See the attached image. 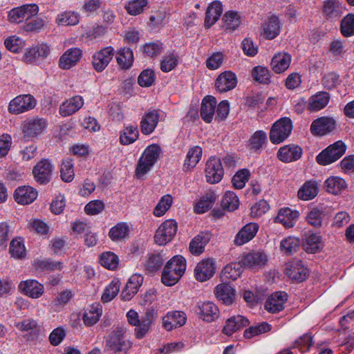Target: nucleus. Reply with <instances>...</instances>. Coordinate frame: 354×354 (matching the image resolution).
Returning a JSON list of instances; mask_svg holds the SVG:
<instances>
[{"instance_id": "nucleus-1", "label": "nucleus", "mask_w": 354, "mask_h": 354, "mask_svg": "<svg viewBox=\"0 0 354 354\" xmlns=\"http://www.w3.org/2000/svg\"><path fill=\"white\" fill-rule=\"evenodd\" d=\"M47 127L48 121L44 118H27L21 125L22 138L25 141L33 140L44 133Z\"/></svg>"}, {"instance_id": "nucleus-2", "label": "nucleus", "mask_w": 354, "mask_h": 354, "mask_svg": "<svg viewBox=\"0 0 354 354\" xmlns=\"http://www.w3.org/2000/svg\"><path fill=\"white\" fill-rule=\"evenodd\" d=\"M160 153V147L158 145H151L145 149L136 169V174L138 178L143 176L151 170L159 158Z\"/></svg>"}, {"instance_id": "nucleus-3", "label": "nucleus", "mask_w": 354, "mask_h": 354, "mask_svg": "<svg viewBox=\"0 0 354 354\" xmlns=\"http://www.w3.org/2000/svg\"><path fill=\"white\" fill-rule=\"evenodd\" d=\"M123 328H117L111 333L106 340V346L115 354H127L132 346L130 340L126 338Z\"/></svg>"}, {"instance_id": "nucleus-4", "label": "nucleus", "mask_w": 354, "mask_h": 354, "mask_svg": "<svg viewBox=\"0 0 354 354\" xmlns=\"http://www.w3.org/2000/svg\"><path fill=\"white\" fill-rule=\"evenodd\" d=\"M292 130V122L288 117L281 118L272 126L270 140L273 144H279L286 140Z\"/></svg>"}, {"instance_id": "nucleus-5", "label": "nucleus", "mask_w": 354, "mask_h": 354, "mask_svg": "<svg viewBox=\"0 0 354 354\" xmlns=\"http://www.w3.org/2000/svg\"><path fill=\"white\" fill-rule=\"evenodd\" d=\"M346 149L345 144L338 140L319 153L316 158L317 162L322 165L331 164L344 154Z\"/></svg>"}, {"instance_id": "nucleus-6", "label": "nucleus", "mask_w": 354, "mask_h": 354, "mask_svg": "<svg viewBox=\"0 0 354 354\" xmlns=\"http://www.w3.org/2000/svg\"><path fill=\"white\" fill-rule=\"evenodd\" d=\"M36 105L37 100L32 95H20L10 101L8 111L17 115L33 109Z\"/></svg>"}, {"instance_id": "nucleus-7", "label": "nucleus", "mask_w": 354, "mask_h": 354, "mask_svg": "<svg viewBox=\"0 0 354 354\" xmlns=\"http://www.w3.org/2000/svg\"><path fill=\"white\" fill-rule=\"evenodd\" d=\"M178 229L177 223L173 219L163 222L157 229L154 239L157 244L164 245L175 236Z\"/></svg>"}, {"instance_id": "nucleus-8", "label": "nucleus", "mask_w": 354, "mask_h": 354, "mask_svg": "<svg viewBox=\"0 0 354 354\" xmlns=\"http://www.w3.org/2000/svg\"><path fill=\"white\" fill-rule=\"evenodd\" d=\"M336 126V121L333 118L323 116L313 120L310 129L313 135L323 136L333 131Z\"/></svg>"}, {"instance_id": "nucleus-9", "label": "nucleus", "mask_w": 354, "mask_h": 354, "mask_svg": "<svg viewBox=\"0 0 354 354\" xmlns=\"http://www.w3.org/2000/svg\"><path fill=\"white\" fill-rule=\"evenodd\" d=\"M115 50L112 46H106L95 52L92 56L91 64L94 70L102 72L109 65L114 56Z\"/></svg>"}, {"instance_id": "nucleus-10", "label": "nucleus", "mask_w": 354, "mask_h": 354, "mask_svg": "<svg viewBox=\"0 0 354 354\" xmlns=\"http://www.w3.org/2000/svg\"><path fill=\"white\" fill-rule=\"evenodd\" d=\"M205 172L207 183L214 184L220 182L224 174L221 160L216 157L209 158L206 162Z\"/></svg>"}, {"instance_id": "nucleus-11", "label": "nucleus", "mask_w": 354, "mask_h": 354, "mask_svg": "<svg viewBox=\"0 0 354 354\" xmlns=\"http://www.w3.org/2000/svg\"><path fill=\"white\" fill-rule=\"evenodd\" d=\"M54 167L48 159H42L32 169L35 180L41 185H46L51 180Z\"/></svg>"}, {"instance_id": "nucleus-12", "label": "nucleus", "mask_w": 354, "mask_h": 354, "mask_svg": "<svg viewBox=\"0 0 354 354\" xmlns=\"http://www.w3.org/2000/svg\"><path fill=\"white\" fill-rule=\"evenodd\" d=\"M288 294L283 291L272 293L266 299L265 309L271 313H277L284 309V304L288 300Z\"/></svg>"}, {"instance_id": "nucleus-13", "label": "nucleus", "mask_w": 354, "mask_h": 354, "mask_svg": "<svg viewBox=\"0 0 354 354\" xmlns=\"http://www.w3.org/2000/svg\"><path fill=\"white\" fill-rule=\"evenodd\" d=\"M156 314L157 312L155 309L152 308L147 309L145 315L142 317L140 323L135 328L136 338L142 339L149 333L155 322Z\"/></svg>"}, {"instance_id": "nucleus-14", "label": "nucleus", "mask_w": 354, "mask_h": 354, "mask_svg": "<svg viewBox=\"0 0 354 354\" xmlns=\"http://www.w3.org/2000/svg\"><path fill=\"white\" fill-rule=\"evenodd\" d=\"M215 273V263L212 259H203L195 268V278L198 281H205L209 279Z\"/></svg>"}, {"instance_id": "nucleus-15", "label": "nucleus", "mask_w": 354, "mask_h": 354, "mask_svg": "<svg viewBox=\"0 0 354 354\" xmlns=\"http://www.w3.org/2000/svg\"><path fill=\"white\" fill-rule=\"evenodd\" d=\"M186 321L187 315L183 311H169L162 317V326L170 331L174 328L183 326Z\"/></svg>"}, {"instance_id": "nucleus-16", "label": "nucleus", "mask_w": 354, "mask_h": 354, "mask_svg": "<svg viewBox=\"0 0 354 354\" xmlns=\"http://www.w3.org/2000/svg\"><path fill=\"white\" fill-rule=\"evenodd\" d=\"M237 84V78L233 72L227 71L221 73L215 81V87L220 93L232 90Z\"/></svg>"}, {"instance_id": "nucleus-17", "label": "nucleus", "mask_w": 354, "mask_h": 354, "mask_svg": "<svg viewBox=\"0 0 354 354\" xmlns=\"http://www.w3.org/2000/svg\"><path fill=\"white\" fill-rule=\"evenodd\" d=\"M214 292L216 299L225 305H231L235 300L236 290L230 283L218 284L215 287Z\"/></svg>"}, {"instance_id": "nucleus-18", "label": "nucleus", "mask_w": 354, "mask_h": 354, "mask_svg": "<svg viewBox=\"0 0 354 354\" xmlns=\"http://www.w3.org/2000/svg\"><path fill=\"white\" fill-rule=\"evenodd\" d=\"M196 313L206 322H212L218 317V307L211 301L198 303Z\"/></svg>"}, {"instance_id": "nucleus-19", "label": "nucleus", "mask_w": 354, "mask_h": 354, "mask_svg": "<svg viewBox=\"0 0 354 354\" xmlns=\"http://www.w3.org/2000/svg\"><path fill=\"white\" fill-rule=\"evenodd\" d=\"M160 119V111L152 109L142 116L140 121V131L145 135L151 134L156 129Z\"/></svg>"}, {"instance_id": "nucleus-20", "label": "nucleus", "mask_w": 354, "mask_h": 354, "mask_svg": "<svg viewBox=\"0 0 354 354\" xmlns=\"http://www.w3.org/2000/svg\"><path fill=\"white\" fill-rule=\"evenodd\" d=\"M285 272L290 279L299 282L304 281L308 275V269L301 261L288 263L285 268Z\"/></svg>"}, {"instance_id": "nucleus-21", "label": "nucleus", "mask_w": 354, "mask_h": 354, "mask_svg": "<svg viewBox=\"0 0 354 354\" xmlns=\"http://www.w3.org/2000/svg\"><path fill=\"white\" fill-rule=\"evenodd\" d=\"M82 55L79 48L68 49L59 58V66L62 69L68 70L75 66Z\"/></svg>"}, {"instance_id": "nucleus-22", "label": "nucleus", "mask_w": 354, "mask_h": 354, "mask_svg": "<svg viewBox=\"0 0 354 354\" xmlns=\"http://www.w3.org/2000/svg\"><path fill=\"white\" fill-rule=\"evenodd\" d=\"M19 289L24 295L32 299L39 298L44 292V286L33 279L21 281L19 284Z\"/></svg>"}, {"instance_id": "nucleus-23", "label": "nucleus", "mask_w": 354, "mask_h": 354, "mask_svg": "<svg viewBox=\"0 0 354 354\" xmlns=\"http://www.w3.org/2000/svg\"><path fill=\"white\" fill-rule=\"evenodd\" d=\"M330 100V95L326 91H319L309 97L308 111L317 112L327 106Z\"/></svg>"}, {"instance_id": "nucleus-24", "label": "nucleus", "mask_w": 354, "mask_h": 354, "mask_svg": "<svg viewBox=\"0 0 354 354\" xmlns=\"http://www.w3.org/2000/svg\"><path fill=\"white\" fill-rule=\"evenodd\" d=\"M302 149L298 145H288L279 149L277 157L283 162H291L299 160L302 155Z\"/></svg>"}, {"instance_id": "nucleus-25", "label": "nucleus", "mask_w": 354, "mask_h": 354, "mask_svg": "<svg viewBox=\"0 0 354 354\" xmlns=\"http://www.w3.org/2000/svg\"><path fill=\"white\" fill-rule=\"evenodd\" d=\"M259 230V225L256 223H249L244 225L236 234L234 244L243 245L252 240Z\"/></svg>"}, {"instance_id": "nucleus-26", "label": "nucleus", "mask_w": 354, "mask_h": 354, "mask_svg": "<svg viewBox=\"0 0 354 354\" xmlns=\"http://www.w3.org/2000/svg\"><path fill=\"white\" fill-rule=\"evenodd\" d=\"M37 197V190L30 186L19 187L14 193L15 201L21 205L32 203Z\"/></svg>"}, {"instance_id": "nucleus-27", "label": "nucleus", "mask_w": 354, "mask_h": 354, "mask_svg": "<svg viewBox=\"0 0 354 354\" xmlns=\"http://www.w3.org/2000/svg\"><path fill=\"white\" fill-rule=\"evenodd\" d=\"M143 283V277L140 274H133L127 283L120 297L124 301H129L138 291Z\"/></svg>"}, {"instance_id": "nucleus-28", "label": "nucleus", "mask_w": 354, "mask_h": 354, "mask_svg": "<svg viewBox=\"0 0 354 354\" xmlns=\"http://www.w3.org/2000/svg\"><path fill=\"white\" fill-rule=\"evenodd\" d=\"M327 216V208L323 205H318L310 209L306 215L307 223L311 226L319 228Z\"/></svg>"}, {"instance_id": "nucleus-29", "label": "nucleus", "mask_w": 354, "mask_h": 354, "mask_svg": "<svg viewBox=\"0 0 354 354\" xmlns=\"http://www.w3.org/2000/svg\"><path fill=\"white\" fill-rule=\"evenodd\" d=\"M212 234L209 232H203L195 236L189 243L190 252L196 256L201 254L205 250V245L209 243Z\"/></svg>"}, {"instance_id": "nucleus-30", "label": "nucleus", "mask_w": 354, "mask_h": 354, "mask_svg": "<svg viewBox=\"0 0 354 354\" xmlns=\"http://www.w3.org/2000/svg\"><path fill=\"white\" fill-rule=\"evenodd\" d=\"M216 104V98L212 95H207L203 99L201 106V116L205 122L209 123L212 122L215 115Z\"/></svg>"}, {"instance_id": "nucleus-31", "label": "nucleus", "mask_w": 354, "mask_h": 354, "mask_svg": "<svg viewBox=\"0 0 354 354\" xmlns=\"http://www.w3.org/2000/svg\"><path fill=\"white\" fill-rule=\"evenodd\" d=\"M249 324V320L242 315L232 316L227 319L223 333L228 336L232 335L236 331L248 326Z\"/></svg>"}, {"instance_id": "nucleus-32", "label": "nucleus", "mask_w": 354, "mask_h": 354, "mask_svg": "<svg viewBox=\"0 0 354 354\" xmlns=\"http://www.w3.org/2000/svg\"><path fill=\"white\" fill-rule=\"evenodd\" d=\"M223 12L222 3L218 1L211 3L207 8L205 18V27L209 28L220 18Z\"/></svg>"}, {"instance_id": "nucleus-33", "label": "nucleus", "mask_w": 354, "mask_h": 354, "mask_svg": "<svg viewBox=\"0 0 354 354\" xmlns=\"http://www.w3.org/2000/svg\"><path fill=\"white\" fill-rule=\"evenodd\" d=\"M84 104L82 97L76 95L64 102L59 108V113L62 116H68L80 109Z\"/></svg>"}, {"instance_id": "nucleus-34", "label": "nucleus", "mask_w": 354, "mask_h": 354, "mask_svg": "<svg viewBox=\"0 0 354 354\" xmlns=\"http://www.w3.org/2000/svg\"><path fill=\"white\" fill-rule=\"evenodd\" d=\"M165 261L161 253H151L146 256L143 266L146 272L153 274L158 271Z\"/></svg>"}, {"instance_id": "nucleus-35", "label": "nucleus", "mask_w": 354, "mask_h": 354, "mask_svg": "<svg viewBox=\"0 0 354 354\" xmlns=\"http://www.w3.org/2000/svg\"><path fill=\"white\" fill-rule=\"evenodd\" d=\"M267 260L266 255L261 252L248 253L241 259L243 266L250 268L261 267L266 264Z\"/></svg>"}, {"instance_id": "nucleus-36", "label": "nucleus", "mask_w": 354, "mask_h": 354, "mask_svg": "<svg viewBox=\"0 0 354 354\" xmlns=\"http://www.w3.org/2000/svg\"><path fill=\"white\" fill-rule=\"evenodd\" d=\"M299 214L296 210L290 208H283L279 210L275 218V222L281 223L286 228L292 227L295 221L299 217Z\"/></svg>"}, {"instance_id": "nucleus-37", "label": "nucleus", "mask_w": 354, "mask_h": 354, "mask_svg": "<svg viewBox=\"0 0 354 354\" xmlns=\"http://www.w3.org/2000/svg\"><path fill=\"white\" fill-rule=\"evenodd\" d=\"M303 247L308 253H316L323 248L322 236L316 233H308L305 235Z\"/></svg>"}, {"instance_id": "nucleus-38", "label": "nucleus", "mask_w": 354, "mask_h": 354, "mask_svg": "<svg viewBox=\"0 0 354 354\" xmlns=\"http://www.w3.org/2000/svg\"><path fill=\"white\" fill-rule=\"evenodd\" d=\"M291 62V56L286 53L275 55L271 61L272 70L276 73H281L287 70Z\"/></svg>"}, {"instance_id": "nucleus-39", "label": "nucleus", "mask_w": 354, "mask_h": 354, "mask_svg": "<svg viewBox=\"0 0 354 354\" xmlns=\"http://www.w3.org/2000/svg\"><path fill=\"white\" fill-rule=\"evenodd\" d=\"M326 190L333 194H338L346 189L347 184L346 181L338 176H330L324 182Z\"/></svg>"}, {"instance_id": "nucleus-40", "label": "nucleus", "mask_w": 354, "mask_h": 354, "mask_svg": "<svg viewBox=\"0 0 354 354\" xmlns=\"http://www.w3.org/2000/svg\"><path fill=\"white\" fill-rule=\"evenodd\" d=\"M281 24L279 19L272 15L269 17L263 27V35L268 39L275 38L280 32Z\"/></svg>"}, {"instance_id": "nucleus-41", "label": "nucleus", "mask_w": 354, "mask_h": 354, "mask_svg": "<svg viewBox=\"0 0 354 354\" xmlns=\"http://www.w3.org/2000/svg\"><path fill=\"white\" fill-rule=\"evenodd\" d=\"M202 152V148L198 146H194L189 149L184 163L185 171L196 167L201 158Z\"/></svg>"}, {"instance_id": "nucleus-42", "label": "nucleus", "mask_w": 354, "mask_h": 354, "mask_svg": "<svg viewBox=\"0 0 354 354\" xmlns=\"http://www.w3.org/2000/svg\"><path fill=\"white\" fill-rule=\"evenodd\" d=\"M117 63L122 69H129L133 62V51L129 48H122L116 55Z\"/></svg>"}, {"instance_id": "nucleus-43", "label": "nucleus", "mask_w": 354, "mask_h": 354, "mask_svg": "<svg viewBox=\"0 0 354 354\" xmlns=\"http://www.w3.org/2000/svg\"><path fill=\"white\" fill-rule=\"evenodd\" d=\"M318 194V187L315 181H308L299 189L297 195L300 199L308 201Z\"/></svg>"}, {"instance_id": "nucleus-44", "label": "nucleus", "mask_w": 354, "mask_h": 354, "mask_svg": "<svg viewBox=\"0 0 354 354\" xmlns=\"http://www.w3.org/2000/svg\"><path fill=\"white\" fill-rule=\"evenodd\" d=\"M323 12L328 19L338 18L342 13V7L336 0H328L324 2Z\"/></svg>"}, {"instance_id": "nucleus-45", "label": "nucleus", "mask_w": 354, "mask_h": 354, "mask_svg": "<svg viewBox=\"0 0 354 354\" xmlns=\"http://www.w3.org/2000/svg\"><path fill=\"white\" fill-rule=\"evenodd\" d=\"M129 232V227L126 223H118L110 229L109 236L113 241H120L128 236Z\"/></svg>"}, {"instance_id": "nucleus-46", "label": "nucleus", "mask_w": 354, "mask_h": 354, "mask_svg": "<svg viewBox=\"0 0 354 354\" xmlns=\"http://www.w3.org/2000/svg\"><path fill=\"white\" fill-rule=\"evenodd\" d=\"M216 195L214 192L206 193L196 203L195 206V212L198 214H203L207 212L212 208L216 201Z\"/></svg>"}, {"instance_id": "nucleus-47", "label": "nucleus", "mask_w": 354, "mask_h": 354, "mask_svg": "<svg viewBox=\"0 0 354 354\" xmlns=\"http://www.w3.org/2000/svg\"><path fill=\"white\" fill-rule=\"evenodd\" d=\"M165 270H169L183 276L186 269V261L182 256H175L167 262Z\"/></svg>"}, {"instance_id": "nucleus-48", "label": "nucleus", "mask_w": 354, "mask_h": 354, "mask_svg": "<svg viewBox=\"0 0 354 354\" xmlns=\"http://www.w3.org/2000/svg\"><path fill=\"white\" fill-rule=\"evenodd\" d=\"M138 136L139 132L137 127L128 126L120 133V142L124 145H130L138 139Z\"/></svg>"}, {"instance_id": "nucleus-49", "label": "nucleus", "mask_w": 354, "mask_h": 354, "mask_svg": "<svg viewBox=\"0 0 354 354\" xmlns=\"http://www.w3.org/2000/svg\"><path fill=\"white\" fill-rule=\"evenodd\" d=\"M300 245V241L298 239L289 236L283 239L280 243V250L286 254H291L297 252Z\"/></svg>"}, {"instance_id": "nucleus-50", "label": "nucleus", "mask_w": 354, "mask_h": 354, "mask_svg": "<svg viewBox=\"0 0 354 354\" xmlns=\"http://www.w3.org/2000/svg\"><path fill=\"white\" fill-rule=\"evenodd\" d=\"M243 265L241 261L239 262H233L227 264L223 269V274L227 279L236 280L238 279L243 271Z\"/></svg>"}, {"instance_id": "nucleus-51", "label": "nucleus", "mask_w": 354, "mask_h": 354, "mask_svg": "<svg viewBox=\"0 0 354 354\" xmlns=\"http://www.w3.org/2000/svg\"><path fill=\"white\" fill-rule=\"evenodd\" d=\"M239 205V201L237 196L233 192H226L221 201L222 207L228 211H234Z\"/></svg>"}, {"instance_id": "nucleus-52", "label": "nucleus", "mask_w": 354, "mask_h": 354, "mask_svg": "<svg viewBox=\"0 0 354 354\" xmlns=\"http://www.w3.org/2000/svg\"><path fill=\"white\" fill-rule=\"evenodd\" d=\"M101 265L111 270H115L118 267V257L112 252H103L100 256Z\"/></svg>"}, {"instance_id": "nucleus-53", "label": "nucleus", "mask_w": 354, "mask_h": 354, "mask_svg": "<svg viewBox=\"0 0 354 354\" xmlns=\"http://www.w3.org/2000/svg\"><path fill=\"white\" fill-rule=\"evenodd\" d=\"M173 198L171 195L167 194L161 197L160 200L153 209V214L156 216H162L171 207Z\"/></svg>"}, {"instance_id": "nucleus-54", "label": "nucleus", "mask_w": 354, "mask_h": 354, "mask_svg": "<svg viewBox=\"0 0 354 354\" xmlns=\"http://www.w3.org/2000/svg\"><path fill=\"white\" fill-rule=\"evenodd\" d=\"M271 328V325L267 322H263L257 326H252L247 328L244 331L243 335L247 339H251L256 335H259L260 334L270 331Z\"/></svg>"}, {"instance_id": "nucleus-55", "label": "nucleus", "mask_w": 354, "mask_h": 354, "mask_svg": "<svg viewBox=\"0 0 354 354\" xmlns=\"http://www.w3.org/2000/svg\"><path fill=\"white\" fill-rule=\"evenodd\" d=\"M120 290V284L118 281H112L104 289L102 295L101 300L103 303H107L113 299Z\"/></svg>"}, {"instance_id": "nucleus-56", "label": "nucleus", "mask_w": 354, "mask_h": 354, "mask_svg": "<svg viewBox=\"0 0 354 354\" xmlns=\"http://www.w3.org/2000/svg\"><path fill=\"white\" fill-rule=\"evenodd\" d=\"M148 5V0H131L124 6L127 12L131 15H138L144 11Z\"/></svg>"}, {"instance_id": "nucleus-57", "label": "nucleus", "mask_w": 354, "mask_h": 354, "mask_svg": "<svg viewBox=\"0 0 354 354\" xmlns=\"http://www.w3.org/2000/svg\"><path fill=\"white\" fill-rule=\"evenodd\" d=\"M252 77L260 84H268L270 82L269 71L263 66H255L252 71Z\"/></svg>"}, {"instance_id": "nucleus-58", "label": "nucleus", "mask_w": 354, "mask_h": 354, "mask_svg": "<svg viewBox=\"0 0 354 354\" xmlns=\"http://www.w3.org/2000/svg\"><path fill=\"white\" fill-rule=\"evenodd\" d=\"M340 30L344 37L354 35V14L349 13L342 19Z\"/></svg>"}, {"instance_id": "nucleus-59", "label": "nucleus", "mask_w": 354, "mask_h": 354, "mask_svg": "<svg viewBox=\"0 0 354 354\" xmlns=\"http://www.w3.org/2000/svg\"><path fill=\"white\" fill-rule=\"evenodd\" d=\"M56 21L60 26H75L79 22V15L74 12H64L57 15Z\"/></svg>"}, {"instance_id": "nucleus-60", "label": "nucleus", "mask_w": 354, "mask_h": 354, "mask_svg": "<svg viewBox=\"0 0 354 354\" xmlns=\"http://www.w3.org/2000/svg\"><path fill=\"white\" fill-rule=\"evenodd\" d=\"M60 176L62 180L66 183L71 182L74 178L73 164L71 160H64L61 165Z\"/></svg>"}, {"instance_id": "nucleus-61", "label": "nucleus", "mask_w": 354, "mask_h": 354, "mask_svg": "<svg viewBox=\"0 0 354 354\" xmlns=\"http://www.w3.org/2000/svg\"><path fill=\"white\" fill-rule=\"evenodd\" d=\"M223 20L226 29L234 30L240 25V16L238 12L227 11L225 13Z\"/></svg>"}, {"instance_id": "nucleus-62", "label": "nucleus", "mask_w": 354, "mask_h": 354, "mask_svg": "<svg viewBox=\"0 0 354 354\" xmlns=\"http://www.w3.org/2000/svg\"><path fill=\"white\" fill-rule=\"evenodd\" d=\"M178 58L175 53L165 55L160 62V69L165 73L172 71L178 65Z\"/></svg>"}, {"instance_id": "nucleus-63", "label": "nucleus", "mask_w": 354, "mask_h": 354, "mask_svg": "<svg viewBox=\"0 0 354 354\" xmlns=\"http://www.w3.org/2000/svg\"><path fill=\"white\" fill-rule=\"evenodd\" d=\"M10 253L16 259H22L26 256V248L20 239H13L10 245Z\"/></svg>"}, {"instance_id": "nucleus-64", "label": "nucleus", "mask_w": 354, "mask_h": 354, "mask_svg": "<svg viewBox=\"0 0 354 354\" xmlns=\"http://www.w3.org/2000/svg\"><path fill=\"white\" fill-rule=\"evenodd\" d=\"M341 82L339 75L334 72L326 73L322 80L323 86L328 90L336 88L340 84Z\"/></svg>"}]
</instances>
